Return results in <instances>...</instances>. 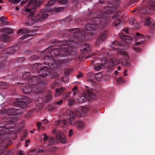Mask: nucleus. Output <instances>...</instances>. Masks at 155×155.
<instances>
[{"instance_id":"nucleus-25","label":"nucleus","mask_w":155,"mask_h":155,"mask_svg":"<svg viewBox=\"0 0 155 155\" xmlns=\"http://www.w3.org/2000/svg\"><path fill=\"white\" fill-rule=\"evenodd\" d=\"M29 30L27 28H23L19 29L18 32L17 34H19L21 32L22 34H26L28 33Z\"/></svg>"},{"instance_id":"nucleus-23","label":"nucleus","mask_w":155,"mask_h":155,"mask_svg":"<svg viewBox=\"0 0 155 155\" xmlns=\"http://www.w3.org/2000/svg\"><path fill=\"white\" fill-rule=\"evenodd\" d=\"M51 94L50 92H48L47 94H45L44 95V98L46 101H48L50 100L51 98Z\"/></svg>"},{"instance_id":"nucleus-6","label":"nucleus","mask_w":155,"mask_h":155,"mask_svg":"<svg viewBox=\"0 0 155 155\" xmlns=\"http://www.w3.org/2000/svg\"><path fill=\"white\" fill-rule=\"evenodd\" d=\"M120 37L122 40L124 41L127 43H130L132 42V39L131 37L128 36H125L123 33L120 34Z\"/></svg>"},{"instance_id":"nucleus-20","label":"nucleus","mask_w":155,"mask_h":155,"mask_svg":"<svg viewBox=\"0 0 155 155\" xmlns=\"http://www.w3.org/2000/svg\"><path fill=\"white\" fill-rule=\"evenodd\" d=\"M87 100V96H85V93L84 94V96H82L78 99V101L79 103H83Z\"/></svg>"},{"instance_id":"nucleus-16","label":"nucleus","mask_w":155,"mask_h":155,"mask_svg":"<svg viewBox=\"0 0 155 155\" xmlns=\"http://www.w3.org/2000/svg\"><path fill=\"white\" fill-rule=\"evenodd\" d=\"M65 89L64 88L61 87L60 88H57L55 90V96H58L60 94L65 91Z\"/></svg>"},{"instance_id":"nucleus-10","label":"nucleus","mask_w":155,"mask_h":155,"mask_svg":"<svg viewBox=\"0 0 155 155\" xmlns=\"http://www.w3.org/2000/svg\"><path fill=\"white\" fill-rule=\"evenodd\" d=\"M27 98L25 97H23V99H20L16 100L15 104L18 106H20L22 108H23V105L26 102V99Z\"/></svg>"},{"instance_id":"nucleus-41","label":"nucleus","mask_w":155,"mask_h":155,"mask_svg":"<svg viewBox=\"0 0 155 155\" xmlns=\"http://www.w3.org/2000/svg\"><path fill=\"white\" fill-rule=\"evenodd\" d=\"M30 74L29 72H27L25 73L22 76L24 80L28 78L30 76Z\"/></svg>"},{"instance_id":"nucleus-32","label":"nucleus","mask_w":155,"mask_h":155,"mask_svg":"<svg viewBox=\"0 0 155 155\" xmlns=\"http://www.w3.org/2000/svg\"><path fill=\"white\" fill-rule=\"evenodd\" d=\"M114 20V22L113 23V25L114 26H117L119 25L120 23V21L119 19H118L117 18H114V17H113Z\"/></svg>"},{"instance_id":"nucleus-33","label":"nucleus","mask_w":155,"mask_h":155,"mask_svg":"<svg viewBox=\"0 0 155 155\" xmlns=\"http://www.w3.org/2000/svg\"><path fill=\"white\" fill-rule=\"evenodd\" d=\"M68 122L71 125L74 126H75L76 125V124H77L76 123L75 121L74 118H70L68 120Z\"/></svg>"},{"instance_id":"nucleus-59","label":"nucleus","mask_w":155,"mask_h":155,"mask_svg":"<svg viewBox=\"0 0 155 155\" xmlns=\"http://www.w3.org/2000/svg\"><path fill=\"white\" fill-rule=\"evenodd\" d=\"M73 134V131L72 130H69V134L68 135V136L69 137H71V136Z\"/></svg>"},{"instance_id":"nucleus-27","label":"nucleus","mask_w":155,"mask_h":155,"mask_svg":"<svg viewBox=\"0 0 155 155\" xmlns=\"http://www.w3.org/2000/svg\"><path fill=\"white\" fill-rule=\"evenodd\" d=\"M121 64L124 66H129L130 65V63L129 61L127 59H124L121 61Z\"/></svg>"},{"instance_id":"nucleus-55","label":"nucleus","mask_w":155,"mask_h":155,"mask_svg":"<svg viewBox=\"0 0 155 155\" xmlns=\"http://www.w3.org/2000/svg\"><path fill=\"white\" fill-rule=\"evenodd\" d=\"M63 102V100H61L59 101H57V104L59 105H60L62 104Z\"/></svg>"},{"instance_id":"nucleus-26","label":"nucleus","mask_w":155,"mask_h":155,"mask_svg":"<svg viewBox=\"0 0 155 155\" xmlns=\"http://www.w3.org/2000/svg\"><path fill=\"white\" fill-rule=\"evenodd\" d=\"M151 20L149 17H147L145 19V21L144 22V25L149 26L151 24Z\"/></svg>"},{"instance_id":"nucleus-30","label":"nucleus","mask_w":155,"mask_h":155,"mask_svg":"<svg viewBox=\"0 0 155 155\" xmlns=\"http://www.w3.org/2000/svg\"><path fill=\"white\" fill-rule=\"evenodd\" d=\"M8 86V84L5 82H2L0 83V87L1 89H7Z\"/></svg>"},{"instance_id":"nucleus-22","label":"nucleus","mask_w":155,"mask_h":155,"mask_svg":"<svg viewBox=\"0 0 155 155\" xmlns=\"http://www.w3.org/2000/svg\"><path fill=\"white\" fill-rule=\"evenodd\" d=\"M45 59L46 60L48 61V63H46L44 62V64L45 65H48L51 66V65H50V63H51L52 62V63L54 61V60L51 57H47L45 58Z\"/></svg>"},{"instance_id":"nucleus-3","label":"nucleus","mask_w":155,"mask_h":155,"mask_svg":"<svg viewBox=\"0 0 155 155\" xmlns=\"http://www.w3.org/2000/svg\"><path fill=\"white\" fill-rule=\"evenodd\" d=\"M135 38L136 41L137 42L135 43V45H139L140 44H143L144 41V38L143 35L140 34L138 33H137L135 36ZM133 49L134 51L136 52H138L140 51V49L136 47L135 46L133 47Z\"/></svg>"},{"instance_id":"nucleus-52","label":"nucleus","mask_w":155,"mask_h":155,"mask_svg":"<svg viewBox=\"0 0 155 155\" xmlns=\"http://www.w3.org/2000/svg\"><path fill=\"white\" fill-rule=\"evenodd\" d=\"M90 48V46L88 44L86 45V48H85L83 49V50L84 51H88Z\"/></svg>"},{"instance_id":"nucleus-64","label":"nucleus","mask_w":155,"mask_h":155,"mask_svg":"<svg viewBox=\"0 0 155 155\" xmlns=\"http://www.w3.org/2000/svg\"><path fill=\"white\" fill-rule=\"evenodd\" d=\"M36 125H37V127H38L39 128L41 126L42 123L41 122L37 123L36 124Z\"/></svg>"},{"instance_id":"nucleus-17","label":"nucleus","mask_w":155,"mask_h":155,"mask_svg":"<svg viewBox=\"0 0 155 155\" xmlns=\"http://www.w3.org/2000/svg\"><path fill=\"white\" fill-rule=\"evenodd\" d=\"M7 140H5L4 141L2 142L0 140V154L3 152V147H4L7 145Z\"/></svg>"},{"instance_id":"nucleus-15","label":"nucleus","mask_w":155,"mask_h":155,"mask_svg":"<svg viewBox=\"0 0 155 155\" xmlns=\"http://www.w3.org/2000/svg\"><path fill=\"white\" fill-rule=\"evenodd\" d=\"M57 138L61 143H66V138L64 135L62 133H60L59 135L57 137Z\"/></svg>"},{"instance_id":"nucleus-21","label":"nucleus","mask_w":155,"mask_h":155,"mask_svg":"<svg viewBox=\"0 0 155 155\" xmlns=\"http://www.w3.org/2000/svg\"><path fill=\"white\" fill-rule=\"evenodd\" d=\"M110 62L114 65H117L120 64V60L119 59L113 58L110 60Z\"/></svg>"},{"instance_id":"nucleus-51","label":"nucleus","mask_w":155,"mask_h":155,"mask_svg":"<svg viewBox=\"0 0 155 155\" xmlns=\"http://www.w3.org/2000/svg\"><path fill=\"white\" fill-rule=\"evenodd\" d=\"M107 63V59L105 58H103L101 60V64H105Z\"/></svg>"},{"instance_id":"nucleus-57","label":"nucleus","mask_w":155,"mask_h":155,"mask_svg":"<svg viewBox=\"0 0 155 155\" xmlns=\"http://www.w3.org/2000/svg\"><path fill=\"white\" fill-rule=\"evenodd\" d=\"M25 146L27 147L28 146V143H30V140H25Z\"/></svg>"},{"instance_id":"nucleus-46","label":"nucleus","mask_w":155,"mask_h":155,"mask_svg":"<svg viewBox=\"0 0 155 155\" xmlns=\"http://www.w3.org/2000/svg\"><path fill=\"white\" fill-rule=\"evenodd\" d=\"M68 103L69 105L72 106L75 103V102L74 99H70L68 101Z\"/></svg>"},{"instance_id":"nucleus-47","label":"nucleus","mask_w":155,"mask_h":155,"mask_svg":"<svg viewBox=\"0 0 155 155\" xmlns=\"http://www.w3.org/2000/svg\"><path fill=\"white\" fill-rule=\"evenodd\" d=\"M14 110L12 109L9 110L7 111V114L10 115H14Z\"/></svg>"},{"instance_id":"nucleus-42","label":"nucleus","mask_w":155,"mask_h":155,"mask_svg":"<svg viewBox=\"0 0 155 155\" xmlns=\"http://www.w3.org/2000/svg\"><path fill=\"white\" fill-rule=\"evenodd\" d=\"M57 2L61 5L66 4L68 3L66 0H58Z\"/></svg>"},{"instance_id":"nucleus-63","label":"nucleus","mask_w":155,"mask_h":155,"mask_svg":"<svg viewBox=\"0 0 155 155\" xmlns=\"http://www.w3.org/2000/svg\"><path fill=\"white\" fill-rule=\"evenodd\" d=\"M76 115H77L78 116H80V115L81 114L79 110H77L76 111Z\"/></svg>"},{"instance_id":"nucleus-31","label":"nucleus","mask_w":155,"mask_h":155,"mask_svg":"<svg viewBox=\"0 0 155 155\" xmlns=\"http://www.w3.org/2000/svg\"><path fill=\"white\" fill-rule=\"evenodd\" d=\"M95 78L98 81H101L103 79V75L101 73L96 74L95 76Z\"/></svg>"},{"instance_id":"nucleus-39","label":"nucleus","mask_w":155,"mask_h":155,"mask_svg":"<svg viewBox=\"0 0 155 155\" xmlns=\"http://www.w3.org/2000/svg\"><path fill=\"white\" fill-rule=\"evenodd\" d=\"M86 28L88 30H90V29H93L95 28L94 25L91 24H88Z\"/></svg>"},{"instance_id":"nucleus-11","label":"nucleus","mask_w":155,"mask_h":155,"mask_svg":"<svg viewBox=\"0 0 155 155\" xmlns=\"http://www.w3.org/2000/svg\"><path fill=\"white\" fill-rule=\"evenodd\" d=\"M129 22L130 24L133 26L134 28L135 29H139V26L134 17L131 18L129 20Z\"/></svg>"},{"instance_id":"nucleus-37","label":"nucleus","mask_w":155,"mask_h":155,"mask_svg":"<svg viewBox=\"0 0 155 155\" xmlns=\"http://www.w3.org/2000/svg\"><path fill=\"white\" fill-rule=\"evenodd\" d=\"M107 13H105L104 14L103 13H102L101 12H99L98 14V18L99 19L101 18H104L107 16Z\"/></svg>"},{"instance_id":"nucleus-58","label":"nucleus","mask_w":155,"mask_h":155,"mask_svg":"<svg viewBox=\"0 0 155 155\" xmlns=\"http://www.w3.org/2000/svg\"><path fill=\"white\" fill-rule=\"evenodd\" d=\"M48 122V120L45 119L43 120V123L45 124H46Z\"/></svg>"},{"instance_id":"nucleus-36","label":"nucleus","mask_w":155,"mask_h":155,"mask_svg":"<svg viewBox=\"0 0 155 155\" xmlns=\"http://www.w3.org/2000/svg\"><path fill=\"white\" fill-rule=\"evenodd\" d=\"M64 10V8L62 7H59L55 8L53 9L54 11L56 12H61Z\"/></svg>"},{"instance_id":"nucleus-45","label":"nucleus","mask_w":155,"mask_h":155,"mask_svg":"<svg viewBox=\"0 0 155 155\" xmlns=\"http://www.w3.org/2000/svg\"><path fill=\"white\" fill-rule=\"evenodd\" d=\"M28 155H36L37 151L35 150H32L29 151L28 153Z\"/></svg>"},{"instance_id":"nucleus-53","label":"nucleus","mask_w":155,"mask_h":155,"mask_svg":"<svg viewBox=\"0 0 155 155\" xmlns=\"http://www.w3.org/2000/svg\"><path fill=\"white\" fill-rule=\"evenodd\" d=\"M73 32L75 34L78 33L79 34V29L78 28H76L74 29Z\"/></svg>"},{"instance_id":"nucleus-8","label":"nucleus","mask_w":155,"mask_h":155,"mask_svg":"<svg viewBox=\"0 0 155 155\" xmlns=\"http://www.w3.org/2000/svg\"><path fill=\"white\" fill-rule=\"evenodd\" d=\"M40 73L42 77H45L50 75V70L46 67H45L44 69L40 71Z\"/></svg>"},{"instance_id":"nucleus-29","label":"nucleus","mask_w":155,"mask_h":155,"mask_svg":"<svg viewBox=\"0 0 155 155\" xmlns=\"http://www.w3.org/2000/svg\"><path fill=\"white\" fill-rule=\"evenodd\" d=\"M55 1L54 0H51L46 5V8L50 10V9L49 8V7L53 5L55 3Z\"/></svg>"},{"instance_id":"nucleus-12","label":"nucleus","mask_w":155,"mask_h":155,"mask_svg":"<svg viewBox=\"0 0 155 155\" xmlns=\"http://www.w3.org/2000/svg\"><path fill=\"white\" fill-rule=\"evenodd\" d=\"M41 10H43V13H41V15H40V21L41 20H43L46 18L48 16V14L45 13V12H50V10L47 8H45L44 9H42Z\"/></svg>"},{"instance_id":"nucleus-49","label":"nucleus","mask_w":155,"mask_h":155,"mask_svg":"<svg viewBox=\"0 0 155 155\" xmlns=\"http://www.w3.org/2000/svg\"><path fill=\"white\" fill-rule=\"evenodd\" d=\"M41 99L40 98L38 99L37 101L35 102V104L36 105H38V106H39L41 103Z\"/></svg>"},{"instance_id":"nucleus-2","label":"nucleus","mask_w":155,"mask_h":155,"mask_svg":"<svg viewBox=\"0 0 155 155\" xmlns=\"http://www.w3.org/2000/svg\"><path fill=\"white\" fill-rule=\"evenodd\" d=\"M122 46V44L119 43L117 41H114L113 42L110 46V48H112L118 49L117 51V53L118 55H122L124 56L125 58L127 57V53L124 51L121 50V47Z\"/></svg>"},{"instance_id":"nucleus-54","label":"nucleus","mask_w":155,"mask_h":155,"mask_svg":"<svg viewBox=\"0 0 155 155\" xmlns=\"http://www.w3.org/2000/svg\"><path fill=\"white\" fill-rule=\"evenodd\" d=\"M24 58H23V57L20 58H19V59H18V61L20 63H21V62H23L24 61Z\"/></svg>"},{"instance_id":"nucleus-48","label":"nucleus","mask_w":155,"mask_h":155,"mask_svg":"<svg viewBox=\"0 0 155 155\" xmlns=\"http://www.w3.org/2000/svg\"><path fill=\"white\" fill-rule=\"evenodd\" d=\"M149 3L150 7L155 8V1H150Z\"/></svg>"},{"instance_id":"nucleus-35","label":"nucleus","mask_w":155,"mask_h":155,"mask_svg":"<svg viewBox=\"0 0 155 155\" xmlns=\"http://www.w3.org/2000/svg\"><path fill=\"white\" fill-rule=\"evenodd\" d=\"M7 18L5 17H2L0 18V20L1 21L2 24L4 25H7L8 24L6 21Z\"/></svg>"},{"instance_id":"nucleus-62","label":"nucleus","mask_w":155,"mask_h":155,"mask_svg":"<svg viewBox=\"0 0 155 155\" xmlns=\"http://www.w3.org/2000/svg\"><path fill=\"white\" fill-rule=\"evenodd\" d=\"M61 121L59 120H57L55 123V125H58L60 124Z\"/></svg>"},{"instance_id":"nucleus-28","label":"nucleus","mask_w":155,"mask_h":155,"mask_svg":"<svg viewBox=\"0 0 155 155\" xmlns=\"http://www.w3.org/2000/svg\"><path fill=\"white\" fill-rule=\"evenodd\" d=\"M104 68V66L103 64H96L94 67L95 69L97 71Z\"/></svg>"},{"instance_id":"nucleus-56","label":"nucleus","mask_w":155,"mask_h":155,"mask_svg":"<svg viewBox=\"0 0 155 155\" xmlns=\"http://www.w3.org/2000/svg\"><path fill=\"white\" fill-rule=\"evenodd\" d=\"M24 153V152L23 151L19 150L18 152V155H23Z\"/></svg>"},{"instance_id":"nucleus-1","label":"nucleus","mask_w":155,"mask_h":155,"mask_svg":"<svg viewBox=\"0 0 155 155\" xmlns=\"http://www.w3.org/2000/svg\"><path fill=\"white\" fill-rule=\"evenodd\" d=\"M40 0H30L29 2L24 7V10L26 12V16L29 18L28 22H26L25 25H31L40 21V15L43 13V10H40L38 14H36L31 11L30 9H35L39 6Z\"/></svg>"},{"instance_id":"nucleus-38","label":"nucleus","mask_w":155,"mask_h":155,"mask_svg":"<svg viewBox=\"0 0 155 155\" xmlns=\"http://www.w3.org/2000/svg\"><path fill=\"white\" fill-rule=\"evenodd\" d=\"M71 93V92H68L65 94L63 96V99L64 100H66L67 98L69 96Z\"/></svg>"},{"instance_id":"nucleus-40","label":"nucleus","mask_w":155,"mask_h":155,"mask_svg":"<svg viewBox=\"0 0 155 155\" xmlns=\"http://www.w3.org/2000/svg\"><path fill=\"white\" fill-rule=\"evenodd\" d=\"M49 141L50 143L51 144L54 143H56V142L55 139L52 137H50L49 139Z\"/></svg>"},{"instance_id":"nucleus-24","label":"nucleus","mask_w":155,"mask_h":155,"mask_svg":"<svg viewBox=\"0 0 155 155\" xmlns=\"http://www.w3.org/2000/svg\"><path fill=\"white\" fill-rule=\"evenodd\" d=\"M67 114L71 118H74L76 117V114L72 111L68 110L67 111Z\"/></svg>"},{"instance_id":"nucleus-9","label":"nucleus","mask_w":155,"mask_h":155,"mask_svg":"<svg viewBox=\"0 0 155 155\" xmlns=\"http://www.w3.org/2000/svg\"><path fill=\"white\" fill-rule=\"evenodd\" d=\"M107 35L105 33L102 34L98 38L96 41L95 44L96 46H97L98 45L100 44L102 41H104Z\"/></svg>"},{"instance_id":"nucleus-14","label":"nucleus","mask_w":155,"mask_h":155,"mask_svg":"<svg viewBox=\"0 0 155 155\" xmlns=\"http://www.w3.org/2000/svg\"><path fill=\"white\" fill-rule=\"evenodd\" d=\"M32 91V87L31 86L27 85L25 86L23 88V92L25 94H30Z\"/></svg>"},{"instance_id":"nucleus-43","label":"nucleus","mask_w":155,"mask_h":155,"mask_svg":"<svg viewBox=\"0 0 155 155\" xmlns=\"http://www.w3.org/2000/svg\"><path fill=\"white\" fill-rule=\"evenodd\" d=\"M8 36L7 35H3L1 38V40L4 41H6L7 40Z\"/></svg>"},{"instance_id":"nucleus-34","label":"nucleus","mask_w":155,"mask_h":155,"mask_svg":"<svg viewBox=\"0 0 155 155\" xmlns=\"http://www.w3.org/2000/svg\"><path fill=\"white\" fill-rule=\"evenodd\" d=\"M139 0H130L129 3L128 4V6L129 7H130L133 6L135 2H137Z\"/></svg>"},{"instance_id":"nucleus-60","label":"nucleus","mask_w":155,"mask_h":155,"mask_svg":"<svg viewBox=\"0 0 155 155\" xmlns=\"http://www.w3.org/2000/svg\"><path fill=\"white\" fill-rule=\"evenodd\" d=\"M82 74L81 72H80L77 75V78H81L82 77Z\"/></svg>"},{"instance_id":"nucleus-18","label":"nucleus","mask_w":155,"mask_h":155,"mask_svg":"<svg viewBox=\"0 0 155 155\" xmlns=\"http://www.w3.org/2000/svg\"><path fill=\"white\" fill-rule=\"evenodd\" d=\"M14 31L13 29H9L7 28H2V32L4 33H8L11 34L14 32Z\"/></svg>"},{"instance_id":"nucleus-44","label":"nucleus","mask_w":155,"mask_h":155,"mask_svg":"<svg viewBox=\"0 0 155 155\" xmlns=\"http://www.w3.org/2000/svg\"><path fill=\"white\" fill-rule=\"evenodd\" d=\"M81 109L82 111L84 113H87L88 111V108L83 106L81 107Z\"/></svg>"},{"instance_id":"nucleus-19","label":"nucleus","mask_w":155,"mask_h":155,"mask_svg":"<svg viewBox=\"0 0 155 155\" xmlns=\"http://www.w3.org/2000/svg\"><path fill=\"white\" fill-rule=\"evenodd\" d=\"M76 126L79 128L82 129L85 127V124L82 121L78 120L77 122Z\"/></svg>"},{"instance_id":"nucleus-5","label":"nucleus","mask_w":155,"mask_h":155,"mask_svg":"<svg viewBox=\"0 0 155 155\" xmlns=\"http://www.w3.org/2000/svg\"><path fill=\"white\" fill-rule=\"evenodd\" d=\"M68 45H65V44H64L60 48V49L64 52H70L72 50L71 46H73V44H74V41H68Z\"/></svg>"},{"instance_id":"nucleus-13","label":"nucleus","mask_w":155,"mask_h":155,"mask_svg":"<svg viewBox=\"0 0 155 155\" xmlns=\"http://www.w3.org/2000/svg\"><path fill=\"white\" fill-rule=\"evenodd\" d=\"M85 96L87 98V100L90 101L92 99H95L96 98V95L94 93L91 92H87L85 93Z\"/></svg>"},{"instance_id":"nucleus-61","label":"nucleus","mask_w":155,"mask_h":155,"mask_svg":"<svg viewBox=\"0 0 155 155\" xmlns=\"http://www.w3.org/2000/svg\"><path fill=\"white\" fill-rule=\"evenodd\" d=\"M118 83H120V82L122 81V78H117L116 79Z\"/></svg>"},{"instance_id":"nucleus-7","label":"nucleus","mask_w":155,"mask_h":155,"mask_svg":"<svg viewBox=\"0 0 155 155\" xmlns=\"http://www.w3.org/2000/svg\"><path fill=\"white\" fill-rule=\"evenodd\" d=\"M149 9L146 5H140L139 6L138 12L140 13H144L149 12Z\"/></svg>"},{"instance_id":"nucleus-4","label":"nucleus","mask_w":155,"mask_h":155,"mask_svg":"<svg viewBox=\"0 0 155 155\" xmlns=\"http://www.w3.org/2000/svg\"><path fill=\"white\" fill-rule=\"evenodd\" d=\"M43 78L41 77L39 78L34 77L30 78L29 80V83L32 85H36L39 83L43 84L44 81H41L43 80Z\"/></svg>"},{"instance_id":"nucleus-50","label":"nucleus","mask_w":155,"mask_h":155,"mask_svg":"<svg viewBox=\"0 0 155 155\" xmlns=\"http://www.w3.org/2000/svg\"><path fill=\"white\" fill-rule=\"evenodd\" d=\"M44 138L43 140L44 141H46L48 138V137L46 133H44L43 134Z\"/></svg>"}]
</instances>
